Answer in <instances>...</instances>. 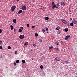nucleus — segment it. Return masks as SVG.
Listing matches in <instances>:
<instances>
[{
    "label": "nucleus",
    "instance_id": "nucleus-7",
    "mask_svg": "<svg viewBox=\"0 0 77 77\" xmlns=\"http://www.w3.org/2000/svg\"><path fill=\"white\" fill-rule=\"evenodd\" d=\"M69 38H70V35L66 36L65 37V40H67Z\"/></svg>",
    "mask_w": 77,
    "mask_h": 77
},
{
    "label": "nucleus",
    "instance_id": "nucleus-47",
    "mask_svg": "<svg viewBox=\"0 0 77 77\" xmlns=\"http://www.w3.org/2000/svg\"><path fill=\"white\" fill-rule=\"evenodd\" d=\"M32 60H33V58H32Z\"/></svg>",
    "mask_w": 77,
    "mask_h": 77
},
{
    "label": "nucleus",
    "instance_id": "nucleus-13",
    "mask_svg": "<svg viewBox=\"0 0 77 77\" xmlns=\"http://www.w3.org/2000/svg\"><path fill=\"white\" fill-rule=\"evenodd\" d=\"M61 32V31L60 30H58V31L57 32V34L58 35H60V32Z\"/></svg>",
    "mask_w": 77,
    "mask_h": 77
},
{
    "label": "nucleus",
    "instance_id": "nucleus-9",
    "mask_svg": "<svg viewBox=\"0 0 77 77\" xmlns=\"http://www.w3.org/2000/svg\"><path fill=\"white\" fill-rule=\"evenodd\" d=\"M13 22L14 24H17V20H16V19H14L13 20Z\"/></svg>",
    "mask_w": 77,
    "mask_h": 77
},
{
    "label": "nucleus",
    "instance_id": "nucleus-14",
    "mask_svg": "<svg viewBox=\"0 0 77 77\" xmlns=\"http://www.w3.org/2000/svg\"><path fill=\"white\" fill-rule=\"evenodd\" d=\"M64 31H65V32H68V28H65L64 29Z\"/></svg>",
    "mask_w": 77,
    "mask_h": 77
},
{
    "label": "nucleus",
    "instance_id": "nucleus-30",
    "mask_svg": "<svg viewBox=\"0 0 77 77\" xmlns=\"http://www.w3.org/2000/svg\"><path fill=\"white\" fill-rule=\"evenodd\" d=\"M38 41L39 42H42V40L40 39H39Z\"/></svg>",
    "mask_w": 77,
    "mask_h": 77
},
{
    "label": "nucleus",
    "instance_id": "nucleus-3",
    "mask_svg": "<svg viewBox=\"0 0 77 77\" xmlns=\"http://www.w3.org/2000/svg\"><path fill=\"white\" fill-rule=\"evenodd\" d=\"M21 9L23 11H25L26 10V9H27V7H26V5H23Z\"/></svg>",
    "mask_w": 77,
    "mask_h": 77
},
{
    "label": "nucleus",
    "instance_id": "nucleus-1",
    "mask_svg": "<svg viewBox=\"0 0 77 77\" xmlns=\"http://www.w3.org/2000/svg\"><path fill=\"white\" fill-rule=\"evenodd\" d=\"M52 8L53 9H55V8H57V9H58V8H59V3H58L56 4L54 2H52Z\"/></svg>",
    "mask_w": 77,
    "mask_h": 77
},
{
    "label": "nucleus",
    "instance_id": "nucleus-38",
    "mask_svg": "<svg viewBox=\"0 0 77 77\" xmlns=\"http://www.w3.org/2000/svg\"><path fill=\"white\" fill-rule=\"evenodd\" d=\"M33 46H34V47H36V44H34L33 45Z\"/></svg>",
    "mask_w": 77,
    "mask_h": 77
},
{
    "label": "nucleus",
    "instance_id": "nucleus-27",
    "mask_svg": "<svg viewBox=\"0 0 77 77\" xmlns=\"http://www.w3.org/2000/svg\"><path fill=\"white\" fill-rule=\"evenodd\" d=\"M35 36H36V37H37V36H38V34L37 33H35Z\"/></svg>",
    "mask_w": 77,
    "mask_h": 77
},
{
    "label": "nucleus",
    "instance_id": "nucleus-15",
    "mask_svg": "<svg viewBox=\"0 0 77 77\" xmlns=\"http://www.w3.org/2000/svg\"><path fill=\"white\" fill-rule=\"evenodd\" d=\"M60 27L58 28V27H57L56 29V30H60Z\"/></svg>",
    "mask_w": 77,
    "mask_h": 77
},
{
    "label": "nucleus",
    "instance_id": "nucleus-31",
    "mask_svg": "<svg viewBox=\"0 0 77 77\" xmlns=\"http://www.w3.org/2000/svg\"><path fill=\"white\" fill-rule=\"evenodd\" d=\"M2 49H3V47L1 46H0V50H2Z\"/></svg>",
    "mask_w": 77,
    "mask_h": 77
},
{
    "label": "nucleus",
    "instance_id": "nucleus-43",
    "mask_svg": "<svg viewBox=\"0 0 77 77\" xmlns=\"http://www.w3.org/2000/svg\"><path fill=\"white\" fill-rule=\"evenodd\" d=\"M14 32H15V31H16V30L15 29H14Z\"/></svg>",
    "mask_w": 77,
    "mask_h": 77
},
{
    "label": "nucleus",
    "instance_id": "nucleus-19",
    "mask_svg": "<svg viewBox=\"0 0 77 77\" xmlns=\"http://www.w3.org/2000/svg\"><path fill=\"white\" fill-rule=\"evenodd\" d=\"M18 32H19V33H20V32H22V30H21L20 29H19Z\"/></svg>",
    "mask_w": 77,
    "mask_h": 77
},
{
    "label": "nucleus",
    "instance_id": "nucleus-40",
    "mask_svg": "<svg viewBox=\"0 0 77 77\" xmlns=\"http://www.w3.org/2000/svg\"><path fill=\"white\" fill-rule=\"evenodd\" d=\"M32 28H35V26H32Z\"/></svg>",
    "mask_w": 77,
    "mask_h": 77
},
{
    "label": "nucleus",
    "instance_id": "nucleus-35",
    "mask_svg": "<svg viewBox=\"0 0 77 77\" xmlns=\"http://www.w3.org/2000/svg\"><path fill=\"white\" fill-rule=\"evenodd\" d=\"M49 30H48V28H46V31H47V32H48V31Z\"/></svg>",
    "mask_w": 77,
    "mask_h": 77
},
{
    "label": "nucleus",
    "instance_id": "nucleus-17",
    "mask_svg": "<svg viewBox=\"0 0 77 77\" xmlns=\"http://www.w3.org/2000/svg\"><path fill=\"white\" fill-rule=\"evenodd\" d=\"M24 45H28V42H26L24 43Z\"/></svg>",
    "mask_w": 77,
    "mask_h": 77
},
{
    "label": "nucleus",
    "instance_id": "nucleus-48",
    "mask_svg": "<svg viewBox=\"0 0 77 77\" xmlns=\"http://www.w3.org/2000/svg\"><path fill=\"white\" fill-rule=\"evenodd\" d=\"M17 0V1H20V0Z\"/></svg>",
    "mask_w": 77,
    "mask_h": 77
},
{
    "label": "nucleus",
    "instance_id": "nucleus-29",
    "mask_svg": "<svg viewBox=\"0 0 77 77\" xmlns=\"http://www.w3.org/2000/svg\"><path fill=\"white\" fill-rule=\"evenodd\" d=\"M8 50H10V49H11V46H8Z\"/></svg>",
    "mask_w": 77,
    "mask_h": 77
},
{
    "label": "nucleus",
    "instance_id": "nucleus-49",
    "mask_svg": "<svg viewBox=\"0 0 77 77\" xmlns=\"http://www.w3.org/2000/svg\"><path fill=\"white\" fill-rule=\"evenodd\" d=\"M48 33V32H47V33Z\"/></svg>",
    "mask_w": 77,
    "mask_h": 77
},
{
    "label": "nucleus",
    "instance_id": "nucleus-39",
    "mask_svg": "<svg viewBox=\"0 0 77 77\" xmlns=\"http://www.w3.org/2000/svg\"><path fill=\"white\" fill-rule=\"evenodd\" d=\"M17 53H18V52H17V51H15V54H17Z\"/></svg>",
    "mask_w": 77,
    "mask_h": 77
},
{
    "label": "nucleus",
    "instance_id": "nucleus-36",
    "mask_svg": "<svg viewBox=\"0 0 77 77\" xmlns=\"http://www.w3.org/2000/svg\"><path fill=\"white\" fill-rule=\"evenodd\" d=\"M2 29H0V33H2Z\"/></svg>",
    "mask_w": 77,
    "mask_h": 77
},
{
    "label": "nucleus",
    "instance_id": "nucleus-34",
    "mask_svg": "<svg viewBox=\"0 0 77 77\" xmlns=\"http://www.w3.org/2000/svg\"><path fill=\"white\" fill-rule=\"evenodd\" d=\"M14 66H16V65H17V63H16L14 62Z\"/></svg>",
    "mask_w": 77,
    "mask_h": 77
},
{
    "label": "nucleus",
    "instance_id": "nucleus-10",
    "mask_svg": "<svg viewBox=\"0 0 77 77\" xmlns=\"http://www.w3.org/2000/svg\"><path fill=\"white\" fill-rule=\"evenodd\" d=\"M72 23L74 24H77V21L76 20H73L72 21Z\"/></svg>",
    "mask_w": 77,
    "mask_h": 77
},
{
    "label": "nucleus",
    "instance_id": "nucleus-22",
    "mask_svg": "<svg viewBox=\"0 0 77 77\" xmlns=\"http://www.w3.org/2000/svg\"><path fill=\"white\" fill-rule=\"evenodd\" d=\"M53 46H50L49 47V48L50 49V50H51V49L52 48H53Z\"/></svg>",
    "mask_w": 77,
    "mask_h": 77
},
{
    "label": "nucleus",
    "instance_id": "nucleus-51",
    "mask_svg": "<svg viewBox=\"0 0 77 77\" xmlns=\"http://www.w3.org/2000/svg\"><path fill=\"white\" fill-rule=\"evenodd\" d=\"M75 77H77V76H76Z\"/></svg>",
    "mask_w": 77,
    "mask_h": 77
},
{
    "label": "nucleus",
    "instance_id": "nucleus-8",
    "mask_svg": "<svg viewBox=\"0 0 77 77\" xmlns=\"http://www.w3.org/2000/svg\"><path fill=\"white\" fill-rule=\"evenodd\" d=\"M61 5H62V6H65V2L63 1H62L60 2Z\"/></svg>",
    "mask_w": 77,
    "mask_h": 77
},
{
    "label": "nucleus",
    "instance_id": "nucleus-20",
    "mask_svg": "<svg viewBox=\"0 0 77 77\" xmlns=\"http://www.w3.org/2000/svg\"><path fill=\"white\" fill-rule=\"evenodd\" d=\"M40 68H41V69H43V66H42V65H41L40 66Z\"/></svg>",
    "mask_w": 77,
    "mask_h": 77
},
{
    "label": "nucleus",
    "instance_id": "nucleus-25",
    "mask_svg": "<svg viewBox=\"0 0 77 77\" xmlns=\"http://www.w3.org/2000/svg\"><path fill=\"white\" fill-rule=\"evenodd\" d=\"M55 44L57 45H59V43H58L57 42H56Z\"/></svg>",
    "mask_w": 77,
    "mask_h": 77
},
{
    "label": "nucleus",
    "instance_id": "nucleus-21",
    "mask_svg": "<svg viewBox=\"0 0 77 77\" xmlns=\"http://www.w3.org/2000/svg\"><path fill=\"white\" fill-rule=\"evenodd\" d=\"M64 62V63H68V61H65Z\"/></svg>",
    "mask_w": 77,
    "mask_h": 77
},
{
    "label": "nucleus",
    "instance_id": "nucleus-33",
    "mask_svg": "<svg viewBox=\"0 0 77 77\" xmlns=\"http://www.w3.org/2000/svg\"><path fill=\"white\" fill-rule=\"evenodd\" d=\"M54 49L56 50H59V48H55Z\"/></svg>",
    "mask_w": 77,
    "mask_h": 77
},
{
    "label": "nucleus",
    "instance_id": "nucleus-24",
    "mask_svg": "<svg viewBox=\"0 0 77 77\" xmlns=\"http://www.w3.org/2000/svg\"><path fill=\"white\" fill-rule=\"evenodd\" d=\"M22 63H25V60H23L22 61Z\"/></svg>",
    "mask_w": 77,
    "mask_h": 77
},
{
    "label": "nucleus",
    "instance_id": "nucleus-18",
    "mask_svg": "<svg viewBox=\"0 0 77 77\" xmlns=\"http://www.w3.org/2000/svg\"><path fill=\"white\" fill-rule=\"evenodd\" d=\"M45 20H49V18H48V17H46L45 18Z\"/></svg>",
    "mask_w": 77,
    "mask_h": 77
},
{
    "label": "nucleus",
    "instance_id": "nucleus-41",
    "mask_svg": "<svg viewBox=\"0 0 77 77\" xmlns=\"http://www.w3.org/2000/svg\"><path fill=\"white\" fill-rule=\"evenodd\" d=\"M40 54H41V55H42H42H43V54H42V53H41Z\"/></svg>",
    "mask_w": 77,
    "mask_h": 77
},
{
    "label": "nucleus",
    "instance_id": "nucleus-16",
    "mask_svg": "<svg viewBox=\"0 0 77 77\" xmlns=\"http://www.w3.org/2000/svg\"><path fill=\"white\" fill-rule=\"evenodd\" d=\"M70 25L71 27H73V26H74V24L72 23H70Z\"/></svg>",
    "mask_w": 77,
    "mask_h": 77
},
{
    "label": "nucleus",
    "instance_id": "nucleus-28",
    "mask_svg": "<svg viewBox=\"0 0 77 77\" xmlns=\"http://www.w3.org/2000/svg\"><path fill=\"white\" fill-rule=\"evenodd\" d=\"M42 31L43 33H44V32H45V30H44V29H42Z\"/></svg>",
    "mask_w": 77,
    "mask_h": 77
},
{
    "label": "nucleus",
    "instance_id": "nucleus-23",
    "mask_svg": "<svg viewBox=\"0 0 77 77\" xmlns=\"http://www.w3.org/2000/svg\"><path fill=\"white\" fill-rule=\"evenodd\" d=\"M19 62H20V61L18 60H17L16 61V63H18Z\"/></svg>",
    "mask_w": 77,
    "mask_h": 77
},
{
    "label": "nucleus",
    "instance_id": "nucleus-37",
    "mask_svg": "<svg viewBox=\"0 0 77 77\" xmlns=\"http://www.w3.org/2000/svg\"><path fill=\"white\" fill-rule=\"evenodd\" d=\"M1 44H2V41L0 40V45Z\"/></svg>",
    "mask_w": 77,
    "mask_h": 77
},
{
    "label": "nucleus",
    "instance_id": "nucleus-44",
    "mask_svg": "<svg viewBox=\"0 0 77 77\" xmlns=\"http://www.w3.org/2000/svg\"><path fill=\"white\" fill-rule=\"evenodd\" d=\"M62 63L63 64H65L64 62H63Z\"/></svg>",
    "mask_w": 77,
    "mask_h": 77
},
{
    "label": "nucleus",
    "instance_id": "nucleus-26",
    "mask_svg": "<svg viewBox=\"0 0 77 77\" xmlns=\"http://www.w3.org/2000/svg\"><path fill=\"white\" fill-rule=\"evenodd\" d=\"M20 29H22V30H24V28H23V27H20Z\"/></svg>",
    "mask_w": 77,
    "mask_h": 77
},
{
    "label": "nucleus",
    "instance_id": "nucleus-11",
    "mask_svg": "<svg viewBox=\"0 0 77 77\" xmlns=\"http://www.w3.org/2000/svg\"><path fill=\"white\" fill-rule=\"evenodd\" d=\"M10 27L11 28V30H12L14 29V26L12 25H10Z\"/></svg>",
    "mask_w": 77,
    "mask_h": 77
},
{
    "label": "nucleus",
    "instance_id": "nucleus-5",
    "mask_svg": "<svg viewBox=\"0 0 77 77\" xmlns=\"http://www.w3.org/2000/svg\"><path fill=\"white\" fill-rule=\"evenodd\" d=\"M15 8H16V6H15V5L11 7V9L12 11L14 12L15 9Z\"/></svg>",
    "mask_w": 77,
    "mask_h": 77
},
{
    "label": "nucleus",
    "instance_id": "nucleus-42",
    "mask_svg": "<svg viewBox=\"0 0 77 77\" xmlns=\"http://www.w3.org/2000/svg\"><path fill=\"white\" fill-rule=\"evenodd\" d=\"M70 20H71L72 21V18H70Z\"/></svg>",
    "mask_w": 77,
    "mask_h": 77
},
{
    "label": "nucleus",
    "instance_id": "nucleus-2",
    "mask_svg": "<svg viewBox=\"0 0 77 77\" xmlns=\"http://www.w3.org/2000/svg\"><path fill=\"white\" fill-rule=\"evenodd\" d=\"M55 60L57 62H58L61 60V58H60V57H57L55 58Z\"/></svg>",
    "mask_w": 77,
    "mask_h": 77
},
{
    "label": "nucleus",
    "instance_id": "nucleus-50",
    "mask_svg": "<svg viewBox=\"0 0 77 77\" xmlns=\"http://www.w3.org/2000/svg\"><path fill=\"white\" fill-rule=\"evenodd\" d=\"M2 58V57H1V58Z\"/></svg>",
    "mask_w": 77,
    "mask_h": 77
},
{
    "label": "nucleus",
    "instance_id": "nucleus-12",
    "mask_svg": "<svg viewBox=\"0 0 77 77\" xmlns=\"http://www.w3.org/2000/svg\"><path fill=\"white\" fill-rule=\"evenodd\" d=\"M22 12L23 11L22 10H20L19 11L18 13V14H21Z\"/></svg>",
    "mask_w": 77,
    "mask_h": 77
},
{
    "label": "nucleus",
    "instance_id": "nucleus-4",
    "mask_svg": "<svg viewBox=\"0 0 77 77\" xmlns=\"http://www.w3.org/2000/svg\"><path fill=\"white\" fill-rule=\"evenodd\" d=\"M60 20L62 22V23L65 24H68V23H67V22L65 20L63 19H61Z\"/></svg>",
    "mask_w": 77,
    "mask_h": 77
},
{
    "label": "nucleus",
    "instance_id": "nucleus-32",
    "mask_svg": "<svg viewBox=\"0 0 77 77\" xmlns=\"http://www.w3.org/2000/svg\"><path fill=\"white\" fill-rule=\"evenodd\" d=\"M26 26L27 27H30V25H29V24H27L26 25Z\"/></svg>",
    "mask_w": 77,
    "mask_h": 77
},
{
    "label": "nucleus",
    "instance_id": "nucleus-45",
    "mask_svg": "<svg viewBox=\"0 0 77 77\" xmlns=\"http://www.w3.org/2000/svg\"><path fill=\"white\" fill-rule=\"evenodd\" d=\"M68 26H70V25L68 24Z\"/></svg>",
    "mask_w": 77,
    "mask_h": 77
},
{
    "label": "nucleus",
    "instance_id": "nucleus-46",
    "mask_svg": "<svg viewBox=\"0 0 77 77\" xmlns=\"http://www.w3.org/2000/svg\"><path fill=\"white\" fill-rule=\"evenodd\" d=\"M61 43H63V42L61 41Z\"/></svg>",
    "mask_w": 77,
    "mask_h": 77
},
{
    "label": "nucleus",
    "instance_id": "nucleus-6",
    "mask_svg": "<svg viewBox=\"0 0 77 77\" xmlns=\"http://www.w3.org/2000/svg\"><path fill=\"white\" fill-rule=\"evenodd\" d=\"M19 38L20 39H23L24 38V35H21L19 36Z\"/></svg>",
    "mask_w": 77,
    "mask_h": 77
}]
</instances>
